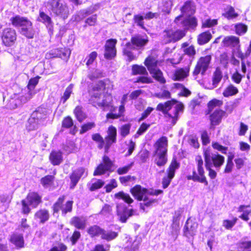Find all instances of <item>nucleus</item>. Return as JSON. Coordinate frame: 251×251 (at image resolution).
<instances>
[{"instance_id": "e2e57ef3", "label": "nucleus", "mask_w": 251, "mask_h": 251, "mask_svg": "<svg viewBox=\"0 0 251 251\" xmlns=\"http://www.w3.org/2000/svg\"><path fill=\"white\" fill-rule=\"evenodd\" d=\"M104 181L100 179H98L97 181L91 185L89 188V191L92 192L98 189H100L104 185Z\"/></svg>"}, {"instance_id": "9d476101", "label": "nucleus", "mask_w": 251, "mask_h": 251, "mask_svg": "<svg viewBox=\"0 0 251 251\" xmlns=\"http://www.w3.org/2000/svg\"><path fill=\"white\" fill-rule=\"evenodd\" d=\"M205 115H209L208 120L210 129H215L216 126H219L222 122L224 119L227 117L228 112L221 108L215 109L209 113L205 112Z\"/></svg>"}, {"instance_id": "bf43d9fd", "label": "nucleus", "mask_w": 251, "mask_h": 251, "mask_svg": "<svg viewBox=\"0 0 251 251\" xmlns=\"http://www.w3.org/2000/svg\"><path fill=\"white\" fill-rule=\"evenodd\" d=\"M74 126V121L70 116H67L63 118L61 126L62 128L69 129Z\"/></svg>"}, {"instance_id": "3c124183", "label": "nucleus", "mask_w": 251, "mask_h": 251, "mask_svg": "<svg viewBox=\"0 0 251 251\" xmlns=\"http://www.w3.org/2000/svg\"><path fill=\"white\" fill-rule=\"evenodd\" d=\"M118 236V232L112 230L106 231L103 229V233H102L101 238L107 241L114 240Z\"/></svg>"}, {"instance_id": "a878e982", "label": "nucleus", "mask_w": 251, "mask_h": 251, "mask_svg": "<svg viewBox=\"0 0 251 251\" xmlns=\"http://www.w3.org/2000/svg\"><path fill=\"white\" fill-rule=\"evenodd\" d=\"M12 25L15 27H23L25 26H32V23L27 18L16 15L10 18Z\"/></svg>"}, {"instance_id": "473e14b6", "label": "nucleus", "mask_w": 251, "mask_h": 251, "mask_svg": "<svg viewBox=\"0 0 251 251\" xmlns=\"http://www.w3.org/2000/svg\"><path fill=\"white\" fill-rule=\"evenodd\" d=\"M238 212L242 213L239 218L242 220L247 222L251 215V206L250 204H241L238 207Z\"/></svg>"}, {"instance_id": "0e129e2a", "label": "nucleus", "mask_w": 251, "mask_h": 251, "mask_svg": "<svg viewBox=\"0 0 251 251\" xmlns=\"http://www.w3.org/2000/svg\"><path fill=\"white\" fill-rule=\"evenodd\" d=\"M211 146L213 149L220 151L223 154H226L228 150L227 147L224 146L217 142H212Z\"/></svg>"}, {"instance_id": "2f4dec72", "label": "nucleus", "mask_w": 251, "mask_h": 251, "mask_svg": "<svg viewBox=\"0 0 251 251\" xmlns=\"http://www.w3.org/2000/svg\"><path fill=\"white\" fill-rule=\"evenodd\" d=\"M47 117V110L46 108L41 106L38 107L32 114V119L36 122L44 120Z\"/></svg>"}, {"instance_id": "f257e3e1", "label": "nucleus", "mask_w": 251, "mask_h": 251, "mask_svg": "<svg viewBox=\"0 0 251 251\" xmlns=\"http://www.w3.org/2000/svg\"><path fill=\"white\" fill-rule=\"evenodd\" d=\"M156 110L161 112L166 118L170 120L172 125L174 126L179 119V113L184 112V105L182 102L172 99L164 102L159 103Z\"/></svg>"}, {"instance_id": "39448f33", "label": "nucleus", "mask_w": 251, "mask_h": 251, "mask_svg": "<svg viewBox=\"0 0 251 251\" xmlns=\"http://www.w3.org/2000/svg\"><path fill=\"white\" fill-rule=\"evenodd\" d=\"M111 84V82L108 78L100 80L92 83L88 90L91 99H100L102 94L109 88Z\"/></svg>"}, {"instance_id": "a18cd8bd", "label": "nucleus", "mask_w": 251, "mask_h": 251, "mask_svg": "<svg viewBox=\"0 0 251 251\" xmlns=\"http://www.w3.org/2000/svg\"><path fill=\"white\" fill-rule=\"evenodd\" d=\"M223 104V101L221 100H218L216 98H213L210 100H209L207 103V109L205 112L206 113H209L212 111L213 109L218 107L220 108Z\"/></svg>"}, {"instance_id": "f704fd0d", "label": "nucleus", "mask_w": 251, "mask_h": 251, "mask_svg": "<svg viewBox=\"0 0 251 251\" xmlns=\"http://www.w3.org/2000/svg\"><path fill=\"white\" fill-rule=\"evenodd\" d=\"M222 16L227 20H230L237 18L239 16V14L232 6L227 5L224 8Z\"/></svg>"}, {"instance_id": "72a5a7b5", "label": "nucleus", "mask_w": 251, "mask_h": 251, "mask_svg": "<svg viewBox=\"0 0 251 251\" xmlns=\"http://www.w3.org/2000/svg\"><path fill=\"white\" fill-rule=\"evenodd\" d=\"M87 220L83 217L74 216L70 221V224L77 229L83 230L86 226Z\"/></svg>"}, {"instance_id": "5fc2aeb1", "label": "nucleus", "mask_w": 251, "mask_h": 251, "mask_svg": "<svg viewBox=\"0 0 251 251\" xmlns=\"http://www.w3.org/2000/svg\"><path fill=\"white\" fill-rule=\"evenodd\" d=\"M143 202H141L139 203V207L141 210L145 211L146 207H151L152 205V204L157 202V200L155 199H149V197H147V200H142Z\"/></svg>"}, {"instance_id": "c9c22d12", "label": "nucleus", "mask_w": 251, "mask_h": 251, "mask_svg": "<svg viewBox=\"0 0 251 251\" xmlns=\"http://www.w3.org/2000/svg\"><path fill=\"white\" fill-rule=\"evenodd\" d=\"M212 35L209 30L201 32L197 36V42L200 46L208 43L212 38Z\"/></svg>"}, {"instance_id": "393cba45", "label": "nucleus", "mask_w": 251, "mask_h": 251, "mask_svg": "<svg viewBox=\"0 0 251 251\" xmlns=\"http://www.w3.org/2000/svg\"><path fill=\"white\" fill-rule=\"evenodd\" d=\"M63 152L60 150H52L49 155V160L53 166H59L63 161Z\"/></svg>"}, {"instance_id": "9b49d317", "label": "nucleus", "mask_w": 251, "mask_h": 251, "mask_svg": "<svg viewBox=\"0 0 251 251\" xmlns=\"http://www.w3.org/2000/svg\"><path fill=\"white\" fill-rule=\"evenodd\" d=\"M1 44L6 47L13 46L17 39V34L16 30L12 27L4 28L0 36Z\"/></svg>"}, {"instance_id": "79ce46f5", "label": "nucleus", "mask_w": 251, "mask_h": 251, "mask_svg": "<svg viewBox=\"0 0 251 251\" xmlns=\"http://www.w3.org/2000/svg\"><path fill=\"white\" fill-rule=\"evenodd\" d=\"M73 113L79 123H82L87 118V115L83 110L81 105L76 106L73 110Z\"/></svg>"}, {"instance_id": "bb28decb", "label": "nucleus", "mask_w": 251, "mask_h": 251, "mask_svg": "<svg viewBox=\"0 0 251 251\" xmlns=\"http://www.w3.org/2000/svg\"><path fill=\"white\" fill-rule=\"evenodd\" d=\"M144 64L149 72L157 68L159 64L157 55L152 53L148 55L144 60Z\"/></svg>"}, {"instance_id": "a19ab883", "label": "nucleus", "mask_w": 251, "mask_h": 251, "mask_svg": "<svg viewBox=\"0 0 251 251\" xmlns=\"http://www.w3.org/2000/svg\"><path fill=\"white\" fill-rule=\"evenodd\" d=\"M87 233L91 238H94L100 236L103 233V228L100 226L95 225L90 226L87 230Z\"/></svg>"}, {"instance_id": "0eeeda50", "label": "nucleus", "mask_w": 251, "mask_h": 251, "mask_svg": "<svg viewBox=\"0 0 251 251\" xmlns=\"http://www.w3.org/2000/svg\"><path fill=\"white\" fill-rule=\"evenodd\" d=\"M211 60L212 55L211 54L201 56L198 59L192 73V75L195 79L198 78L199 75L201 76L205 75L206 71L210 68Z\"/></svg>"}, {"instance_id": "c85d7f7f", "label": "nucleus", "mask_w": 251, "mask_h": 251, "mask_svg": "<svg viewBox=\"0 0 251 251\" xmlns=\"http://www.w3.org/2000/svg\"><path fill=\"white\" fill-rule=\"evenodd\" d=\"M107 134L105 136L104 139L106 140L107 146L111 147L113 144L117 142V129L112 125L109 126L107 131Z\"/></svg>"}, {"instance_id": "7ed1b4c3", "label": "nucleus", "mask_w": 251, "mask_h": 251, "mask_svg": "<svg viewBox=\"0 0 251 251\" xmlns=\"http://www.w3.org/2000/svg\"><path fill=\"white\" fill-rule=\"evenodd\" d=\"M197 164V172L194 168L192 175L186 176L187 179L192 180L194 182L203 184L205 186L208 185V181L205 174L203 167V161L200 155H197L195 158Z\"/></svg>"}, {"instance_id": "4d7b16f0", "label": "nucleus", "mask_w": 251, "mask_h": 251, "mask_svg": "<svg viewBox=\"0 0 251 251\" xmlns=\"http://www.w3.org/2000/svg\"><path fill=\"white\" fill-rule=\"evenodd\" d=\"M96 127V124L94 122H87L82 124L80 126L79 134H82Z\"/></svg>"}, {"instance_id": "ea45409f", "label": "nucleus", "mask_w": 251, "mask_h": 251, "mask_svg": "<svg viewBox=\"0 0 251 251\" xmlns=\"http://www.w3.org/2000/svg\"><path fill=\"white\" fill-rule=\"evenodd\" d=\"M149 73L151 75L152 78L160 84H164L166 82L163 72L158 68L150 71Z\"/></svg>"}, {"instance_id": "49530a36", "label": "nucleus", "mask_w": 251, "mask_h": 251, "mask_svg": "<svg viewBox=\"0 0 251 251\" xmlns=\"http://www.w3.org/2000/svg\"><path fill=\"white\" fill-rule=\"evenodd\" d=\"M131 75H148V73L144 66L138 64H133L131 66Z\"/></svg>"}, {"instance_id": "864d4df0", "label": "nucleus", "mask_w": 251, "mask_h": 251, "mask_svg": "<svg viewBox=\"0 0 251 251\" xmlns=\"http://www.w3.org/2000/svg\"><path fill=\"white\" fill-rule=\"evenodd\" d=\"M217 19H207L202 21L201 27V28H209L213 27L218 25Z\"/></svg>"}, {"instance_id": "774afa93", "label": "nucleus", "mask_w": 251, "mask_h": 251, "mask_svg": "<svg viewBox=\"0 0 251 251\" xmlns=\"http://www.w3.org/2000/svg\"><path fill=\"white\" fill-rule=\"evenodd\" d=\"M183 52L184 54L187 55L188 56L193 58L196 54L195 47L194 45H191L189 47L184 48L183 49Z\"/></svg>"}, {"instance_id": "aec40b11", "label": "nucleus", "mask_w": 251, "mask_h": 251, "mask_svg": "<svg viewBox=\"0 0 251 251\" xmlns=\"http://www.w3.org/2000/svg\"><path fill=\"white\" fill-rule=\"evenodd\" d=\"M168 140L166 136H162L153 144V153H168Z\"/></svg>"}, {"instance_id": "052dcab7", "label": "nucleus", "mask_w": 251, "mask_h": 251, "mask_svg": "<svg viewBox=\"0 0 251 251\" xmlns=\"http://www.w3.org/2000/svg\"><path fill=\"white\" fill-rule=\"evenodd\" d=\"M73 85L70 84L65 89L63 95L61 97L60 100L64 103L70 97L73 92Z\"/></svg>"}, {"instance_id": "37998d69", "label": "nucleus", "mask_w": 251, "mask_h": 251, "mask_svg": "<svg viewBox=\"0 0 251 251\" xmlns=\"http://www.w3.org/2000/svg\"><path fill=\"white\" fill-rule=\"evenodd\" d=\"M133 49L129 43H126L125 47L123 49V54L126 57V61L128 62L136 59V56L131 51Z\"/></svg>"}, {"instance_id": "6ab92c4d", "label": "nucleus", "mask_w": 251, "mask_h": 251, "mask_svg": "<svg viewBox=\"0 0 251 251\" xmlns=\"http://www.w3.org/2000/svg\"><path fill=\"white\" fill-rule=\"evenodd\" d=\"M190 69V64L182 68H177L175 70L172 75V80L174 81H183L189 76Z\"/></svg>"}, {"instance_id": "412c9836", "label": "nucleus", "mask_w": 251, "mask_h": 251, "mask_svg": "<svg viewBox=\"0 0 251 251\" xmlns=\"http://www.w3.org/2000/svg\"><path fill=\"white\" fill-rule=\"evenodd\" d=\"M149 40L147 37L144 38L140 34H136L131 37L130 41L126 43H129L131 47L134 49H142L148 43Z\"/></svg>"}, {"instance_id": "e433bc0d", "label": "nucleus", "mask_w": 251, "mask_h": 251, "mask_svg": "<svg viewBox=\"0 0 251 251\" xmlns=\"http://www.w3.org/2000/svg\"><path fill=\"white\" fill-rule=\"evenodd\" d=\"M154 163L159 167L164 166L168 162L167 153H153Z\"/></svg>"}, {"instance_id": "5701e85b", "label": "nucleus", "mask_w": 251, "mask_h": 251, "mask_svg": "<svg viewBox=\"0 0 251 251\" xmlns=\"http://www.w3.org/2000/svg\"><path fill=\"white\" fill-rule=\"evenodd\" d=\"M223 78V73L219 67L216 68L212 76V82L205 83V88L212 90L217 87Z\"/></svg>"}, {"instance_id": "f3484780", "label": "nucleus", "mask_w": 251, "mask_h": 251, "mask_svg": "<svg viewBox=\"0 0 251 251\" xmlns=\"http://www.w3.org/2000/svg\"><path fill=\"white\" fill-rule=\"evenodd\" d=\"M130 192L138 201L147 200L148 197V189L143 187L139 184H136L130 189Z\"/></svg>"}, {"instance_id": "4468645a", "label": "nucleus", "mask_w": 251, "mask_h": 251, "mask_svg": "<svg viewBox=\"0 0 251 251\" xmlns=\"http://www.w3.org/2000/svg\"><path fill=\"white\" fill-rule=\"evenodd\" d=\"M49 4L52 12L56 15L65 18L69 14V9L66 4L60 3V0H49Z\"/></svg>"}, {"instance_id": "4c0bfd02", "label": "nucleus", "mask_w": 251, "mask_h": 251, "mask_svg": "<svg viewBox=\"0 0 251 251\" xmlns=\"http://www.w3.org/2000/svg\"><path fill=\"white\" fill-rule=\"evenodd\" d=\"M10 242L14 244L17 249L24 247L25 241L23 234L14 233L9 239Z\"/></svg>"}, {"instance_id": "58836bf2", "label": "nucleus", "mask_w": 251, "mask_h": 251, "mask_svg": "<svg viewBox=\"0 0 251 251\" xmlns=\"http://www.w3.org/2000/svg\"><path fill=\"white\" fill-rule=\"evenodd\" d=\"M180 11L183 14L191 15L194 14L195 9L193 1L190 0L186 1L180 8Z\"/></svg>"}, {"instance_id": "338daca9", "label": "nucleus", "mask_w": 251, "mask_h": 251, "mask_svg": "<svg viewBox=\"0 0 251 251\" xmlns=\"http://www.w3.org/2000/svg\"><path fill=\"white\" fill-rule=\"evenodd\" d=\"M135 82L143 84H150L153 82V80L151 77L149 76L148 75H142L136 78Z\"/></svg>"}, {"instance_id": "b1692460", "label": "nucleus", "mask_w": 251, "mask_h": 251, "mask_svg": "<svg viewBox=\"0 0 251 251\" xmlns=\"http://www.w3.org/2000/svg\"><path fill=\"white\" fill-rule=\"evenodd\" d=\"M222 46L225 48L239 49L240 47L239 38L233 35L225 36L222 40Z\"/></svg>"}, {"instance_id": "de8ad7c7", "label": "nucleus", "mask_w": 251, "mask_h": 251, "mask_svg": "<svg viewBox=\"0 0 251 251\" xmlns=\"http://www.w3.org/2000/svg\"><path fill=\"white\" fill-rule=\"evenodd\" d=\"M114 197L118 200H122L125 202L130 204L133 202V200L128 194L123 191H120L114 194Z\"/></svg>"}, {"instance_id": "20e7f679", "label": "nucleus", "mask_w": 251, "mask_h": 251, "mask_svg": "<svg viewBox=\"0 0 251 251\" xmlns=\"http://www.w3.org/2000/svg\"><path fill=\"white\" fill-rule=\"evenodd\" d=\"M185 35L186 32L184 30L166 28L161 33V40L163 44L174 43L180 40Z\"/></svg>"}, {"instance_id": "1a4fd4ad", "label": "nucleus", "mask_w": 251, "mask_h": 251, "mask_svg": "<svg viewBox=\"0 0 251 251\" xmlns=\"http://www.w3.org/2000/svg\"><path fill=\"white\" fill-rule=\"evenodd\" d=\"M180 164L177 160L176 156H173L170 163L166 170V176H164L162 180V187L164 189L167 188L175 176L176 171L180 168Z\"/></svg>"}, {"instance_id": "ddd939ff", "label": "nucleus", "mask_w": 251, "mask_h": 251, "mask_svg": "<svg viewBox=\"0 0 251 251\" xmlns=\"http://www.w3.org/2000/svg\"><path fill=\"white\" fill-rule=\"evenodd\" d=\"M113 163L107 155H104L102 158V162L96 168L93 172L94 176H101L105 174L107 172H112L113 170L112 167Z\"/></svg>"}, {"instance_id": "2eb2a0df", "label": "nucleus", "mask_w": 251, "mask_h": 251, "mask_svg": "<svg viewBox=\"0 0 251 251\" xmlns=\"http://www.w3.org/2000/svg\"><path fill=\"white\" fill-rule=\"evenodd\" d=\"M117 42V40L114 38L109 39L106 41L104 46V57L106 59L112 60L116 56Z\"/></svg>"}, {"instance_id": "f8f14e48", "label": "nucleus", "mask_w": 251, "mask_h": 251, "mask_svg": "<svg viewBox=\"0 0 251 251\" xmlns=\"http://www.w3.org/2000/svg\"><path fill=\"white\" fill-rule=\"evenodd\" d=\"M71 50L66 47L53 49L46 53L45 57L47 59L53 58H60L67 61L71 55Z\"/></svg>"}, {"instance_id": "4be33fe9", "label": "nucleus", "mask_w": 251, "mask_h": 251, "mask_svg": "<svg viewBox=\"0 0 251 251\" xmlns=\"http://www.w3.org/2000/svg\"><path fill=\"white\" fill-rule=\"evenodd\" d=\"M85 171V168L82 167L72 170L69 175L70 179V188L71 189H74L76 186L81 177L84 175Z\"/></svg>"}, {"instance_id": "dca6fc26", "label": "nucleus", "mask_w": 251, "mask_h": 251, "mask_svg": "<svg viewBox=\"0 0 251 251\" xmlns=\"http://www.w3.org/2000/svg\"><path fill=\"white\" fill-rule=\"evenodd\" d=\"M116 213L119 220L122 223H126L129 217L135 214V210L133 208L128 209L125 204L119 203L116 205Z\"/></svg>"}, {"instance_id": "09e8293b", "label": "nucleus", "mask_w": 251, "mask_h": 251, "mask_svg": "<svg viewBox=\"0 0 251 251\" xmlns=\"http://www.w3.org/2000/svg\"><path fill=\"white\" fill-rule=\"evenodd\" d=\"M125 108L124 104H121L119 107L118 113H113L112 112L108 113L106 115V118L107 119H117L124 116Z\"/></svg>"}, {"instance_id": "c03bdc74", "label": "nucleus", "mask_w": 251, "mask_h": 251, "mask_svg": "<svg viewBox=\"0 0 251 251\" xmlns=\"http://www.w3.org/2000/svg\"><path fill=\"white\" fill-rule=\"evenodd\" d=\"M239 93L237 87L233 84L230 83L227 85L223 92V95L225 98H228L236 95Z\"/></svg>"}, {"instance_id": "603ef678", "label": "nucleus", "mask_w": 251, "mask_h": 251, "mask_svg": "<svg viewBox=\"0 0 251 251\" xmlns=\"http://www.w3.org/2000/svg\"><path fill=\"white\" fill-rule=\"evenodd\" d=\"M21 33L28 39L33 38L35 31L32 26H25L21 29Z\"/></svg>"}, {"instance_id": "680f3d73", "label": "nucleus", "mask_w": 251, "mask_h": 251, "mask_svg": "<svg viewBox=\"0 0 251 251\" xmlns=\"http://www.w3.org/2000/svg\"><path fill=\"white\" fill-rule=\"evenodd\" d=\"M238 247L242 251H251V240L241 241L238 243Z\"/></svg>"}, {"instance_id": "a211bd4d", "label": "nucleus", "mask_w": 251, "mask_h": 251, "mask_svg": "<svg viewBox=\"0 0 251 251\" xmlns=\"http://www.w3.org/2000/svg\"><path fill=\"white\" fill-rule=\"evenodd\" d=\"M198 226V224L197 222L192 220L191 218H188L183 227V235L188 238L193 237L196 234Z\"/></svg>"}, {"instance_id": "6e6552de", "label": "nucleus", "mask_w": 251, "mask_h": 251, "mask_svg": "<svg viewBox=\"0 0 251 251\" xmlns=\"http://www.w3.org/2000/svg\"><path fill=\"white\" fill-rule=\"evenodd\" d=\"M65 199L66 196L64 195L60 196L57 199L51 207L53 214L58 213L60 211L62 215H65L72 211L74 201L69 200L64 203Z\"/></svg>"}, {"instance_id": "423d86ee", "label": "nucleus", "mask_w": 251, "mask_h": 251, "mask_svg": "<svg viewBox=\"0 0 251 251\" xmlns=\"http://www.w3.org/2000/svg\"><path fill=\"white\" fill-rule=\"evenodd\" d=\"M204 165H207L219 170L225 162V157L219 153H212L208 149L203 151Z\"/></svg>"}, {"instance_id": "8fccbe9b", "label": "nucleus", "mask_w": 251, "mask_h": 251, "mask_svg": "<svg viewBox=\"0 0 251 251\" xmlns=\"http://www.w3.org/2000/svg\"><path fill=\"white\" fill-rule=\"evenodd\" d=\"M238 220V218L235 216H232L230 219L224 220L223 221V226L226 230H232Z\"/></svg>"}, {"instance_id": "69168bd1", "label": "nucleus", "mask_w": 251, "mask_h": 251, "mask_svg": "<svg viewBox=\"0 0 251 251\" xmlns=\"http://www.w3.org/2000/svg\"><path fill=\"white\" fill-rule=\"evenodd\" d=\"M220 63L225 68H227L229 63V57L226 52H223L219 56Z\"/></svg>"}, {"instance_id": "7c9ffc66", "label": "nucleus", "mask_w": 251, "mask_h": 251, "mask_svg": "<svg viewBox=\"0 0 251 251\" xmlns=\"http://www.w3.org/2000/svg\"><path fill=\"white\" fill-rule=\"evenodd\" d=\"M92 139L96 143L98 144V148L99 149H104L105 152H108L110 149V146H107L106 140L103 138L99 133H94L92 135Z\"/></svg>"}, {"instance_id": "13d9d810", "label": "nucleus", "mask_w": 251, "mask_h": 251, "mask_svg": "<svg viewBox=\"0 0 251 251\" xmlns=\"http://www.w3.org/2000/svg\"><path fill=\"white\" fill-rule=\"evenodd\" d=\"M235 30L236 34L241 36L247 32L248 26L243 23L237 24L235 26Z\"/></svg>"}, {"instance_id": "c756f323", "label": "nucleus", "mask_w": 251, "mask_h": 251, "mask_svg": "<svg viewBox=\"0 0 251 251\" xmlns=\"http://www.w3.org/2000/svg\"><path fill=\"white\" fill-rule=\"evenodd\" d=\"M56 171L54 170L52 172V175H47L42 177L40 179V183L44 188H48L53 187L54 185L55 179V175Z\"/></svg>"}, {"instance_id": "6e6d98bb", "label": "nucleus", "mask_w": 251, "mask_h": 251, "mask_svg": "<svg viewBox=\"0 0 251 251\" xmlns=\"http://www.w3.org/2000/svg\"><path fill=\"white\" fill-rule=\"evenodd\" d=\"M131 127V124L127 123L121 126L119 128V132L120 135L125 138L130 133V130Z\"/></svg>"}, {"instance_id": "f03ea898", "label": "nucleus", "mask_w": 251, "mask_h": 251, "mask_svg": "<svg viewBox=\"0 0 251 251\" xmlns=\"http://www.w3.org/2000/svg\"><path fill=\"white\" fill-rule=\"evenodd\" d=\"M42 202V196L38 192L29 190L25 198L21 201L22 214L28 215L31 212V208H36Z\"/></svg>"}, {"instance_id": "cd10ccee", "label": "nucleus", "mask_w": 251, "mask_h": 251, "mask_svg": "<svg viewBox=\"0 0 251 251\" xmlns=\"http://www.w3.org/2000/svg\"><path fill=\"white\" fill-rule=\"evenodd\" d=\"M34 217V219L39 221L40 224H44L49 220L50 214L48 209L41 208L35 212Z\"/></svg>"}]
</instances>
